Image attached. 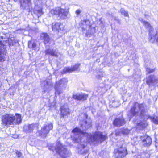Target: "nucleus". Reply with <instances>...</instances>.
Returning <instances> with one entry per match:
<instances>
[{
  "label": "nucleus",
  "mask_w": 158,
  "mask_h": 158,
  "mask_svg": "<svg viewBox=\"0 0 158 158\" xmlns=\"http://www.w3.org/2000/svg\"><path fill=\"white\" fill-rule=\"evenodd\" d=\"M155 123L158 124V117H153L150 118Z\"/></svg>",
  "instance_id": "nucleus-30"
},
{
  "label": "nucleus",
  "mask_w": 158,
  "mask_h": 158,
  "mask_svg": "<svg viewBox=\"0 0 158 158\" xmlns=\"http://www.w3.org/2000/svg\"><path fill=\"white\" fill-rule=\"evenodd\" d=\"M146 71L147 72V74H149L153 72L154 71V69H152L149 68L146 69Z\"/></svg>",
  "instance_id": "nucleus-34"
},
{
  "label": "nucleus",
  "mask_w": 158,
  "mask_h": 158,
  "mask_svg": "<svg viewBox=\"0 0 158 158\" xmlns=\"http://www.w3.org/2000/svg\"><path fill=\"white\" fill-rule=\"evenodd\" d=\"M39 124L38 123H33L28 125H25L23 127V131L26 133L32 132L34 130L38 129Z\"/></svg>",
  "instance_id": "nucleus-13"
},
{
  "label": "nucleus",
  "mask_w": 158,
  "mask_h": 158,
  "mask_svg": "<svg viewBox=\"0 0 158 158\" xmlns=\"http://www.w3.org/2000/svg\"><path fill=\"white\" fill-rule=\"evenodd\" d=\"M42 84L44 85V92H47L49 89V85L48 82L44 81Z\"/></svg>",
  "instance_id": "nucleus-27"
},
{
  "label": "nucleus",
  "mask_w": 158,
  "mask_h": 158,
  "mask_svg": "<svg viewBox=\"0 0 158 158\" xmlns=\"http://www.w3.org/2000/svg\"><path fill=\"white\" fill-rule=\"evenodd\" d=\"M144 154H143L141 155H139L137 157V158H148L149 157L148 154V153L145 154V155L146 156V157H144Z\"/></svg>",
  "instance_id": "nucleus-33"
},
{
  "label": "nucleus",
  "mask_w": 158,
  "mask_h": 158,
  "mask_svg": "<svg viewBox=\"0 0 158 158\" xmlns=\"http://www.w3.org/2000/svg\"><path fill=\"white\" fill-rule=\"evenodd\" d=\"M113 106H114V107H117V106H115L114 104V103H113Z\"/></svg>",
  "instance_id": "nucleus-40"
},
{
  "label": "nucleus",
  "mask_w": 158,
  "mask_h": 158,
  "mask_svg": "<svg viewBox=\"0 0 158 158\" xmlns=\"http://www.w3.org/2000/svg\"><path fill=\"white\" fill-rule=\"evenodd\" d=\"M49 149L53 151L55 150L56 152L63 158L69 157L71 155V152L68 150L66 147L63 146L59 141L56 142L55 146L49 147Z\"/></svg>",
  "instance_id": "nucleus-3"
},
{
  "label": "nucleus",
  "mask_w": 158,
  "mask_h": 158,
  "mask_svg": "<svg viewBox=\"0 0 158 158\" xmlns=\"http://www.w3.org/2000/svg\"><path fill=\"white\" fill-rule=\"evenodd\" d=\"M81 10L79 9H78L76 10L75 13L77 15H79L81 13Z\"/></svg>",
  "instance_id": "nucleus-37"
},
{
  "label": "nucleus",
  "mask_w": 158,
  "mask_h": 158,
  "mask_svg": "<svg viewBox=\"0 0 158 158\" xmlns=\"http://www.w3.org/2000/svg\"><path fill=\"white\" fill-rule=\"evenodd\" d=\"M149 34L150 41L152 43L155 42L156 44H158V29L156 28V31L153 33L150 31Z\"/></svg>",
  "instance_id": "nucleus-14"
},
{
  "label": "nucleus",
  "mask_w": 158,
  "mask_h": 158,
  "mask_svg": "<svg viewBox=\"0 0 158 158\" xmlns=\"http://www.w3.org/2000/svg\"><path fill=\"white\" fill-rule=\"evenodd\" d=\"M114 19L115 20L117 23L119 24H121V20L118 19L117 18L115 17H114Z\"/></svg>",
  "instance_id": "nucleus-36"
},
{
  "label": "nucleus",
  "mask_w": 158,
  "mask_h": 158,
  "mask_svg": "<svg viewBox=\"0 0 158 158\" xmlns=\"http://www.w3.org/2000/svg\"><path fill=\"white\" fill-rule=\"evenodd\" d=\"M125 123V121L122 114L119 117L116 118L113 122L114 125L118 127H120Z\"/></svg>",
  "instance_id": "nucleus-12"
},
{
  "label": "nucleus",
  "mask_w": 158,
  "mask_h": 158,
  "mask_svg": "<svg viewBox=\"0 0 158 158\" xmlns=\"http://www.w3.org/2000/svg\"><path fill=\"white\" fill-rule=\"evenodd\" d=\"M86 35L87 36H88V33H86Z\"/></svg>",
  "instance_id": "nucleus-41"
},
{
  "label": "nucleus",
  "mask_w": 158,
  "mask_h": 158,
  "mask_svg": "<svg viewBox=\"0 0 158 158\" xmlns=\"http://www.w3.org/2000/svg\"><path fill=\"white\" fill-rule=\"evenodd\" d=\"M68 82L67 78H63L56 82L54 87L56 95H59L63 92Z\"/></svg>",
  "instance_id": "nucleus-5"
},
{
  "label": "nucleus",
  "mask_w": 158,
  "mask_h": 158,
  "mask_svg": "<svg viewBox=\"0 0 158 158\" xmlns=\"http://www.w3.org/2000/svg\"><path fill=\"white\" fill-rule=\"evenodd\" d=\"M120 11L122 15L125 17H127L129 16L128 12L125 10L123 8H121Z\"/></svg>",
  "instance_id": "nucleus-28"
},
{
  "label": "nucleus",
  "mask_w": 158,
  "mask_h": 158,
  "mask_svg": "<svg viewBox=\"0 0 158 158\" xmlns=\"http://www.w3.org/2000/svg\"><path fill=\"white\" fill-rule=\"evenodd\" d=\"M68 12L67 10L60 7H58L55 9L52 10L51 11V13L52 14L57 15L61 19H65L67 18Z\"/></svg>",
  "instance_id": "nucleus-9"
},
{
  "label": "nucleus",
  "mask_w": 158,
  "mask_h": 158,
  "mask_svg": "<svg viewBox=\"0 0 158 158\" xmlns=\"http://www.w3.org/2000/svg\"><path fill=\"white\" fill-rule=\"evenodd\" d=\"M46 55H50L56 57H58V52L57 49H48L45 50Z\"/></svg>",
  "instance_id": "nucleus-19"
},
{
  "label": "nucleus",
  "mask_w": 158,
  "mask_h": 158,
  "mask_svg": "<svg viewBox=\"0 0 158 158\" xmlns=\"http://www.w3.org/2000/svg\"><path fill=\"white\" fill-rule=\"evenodd\" d=\"M100 74H99L98 75V78H101L102 77H103V74L102 73H100Z\"/></svg>",
  "instance_id": "nucleus-38"
},
{
  "label": "nucleus",
  "mask_w": 158,
  "mask_h": 158,
  "mask_svg": "<svg viewBox=\"0 0 158 158\" xmlns=\"http://www.w3.org/2000/svg\"><path fill=\"white\" fill-rule=\"evenodd\" d=\"M1 143H0V149H1Z\"/></svg>",
  "instance_id": "nucleus-42"
},
{
  "label": "nucleus",
  "mask_w": 158,
  "mask_h": 158,
  "mask_svg": "<svg viewBox=\"0 0 158 158\" xmlns=\"http://www.w3.org/2000/svg\"><path fill=\"white\" fill-rule=\"evenodd\" d=\"M1 38L2 39H3V37L2 36H1Z\"/></svg>",
  "instance_id": "nucleus-43"
},
{
  "label": "nucleus",
  "mask_w": 158,
  "mask_h": 158,
  "mask_svg": "<svg viewBox=\"0 0 158 158\" xmlns=\"http://www.w3.org/2000/svg\"><path fill=\"white\" fill-rule=\"evenodd\" d=\"M35 12L37 15L38 17L40 16L43 14L42 7H35Z\"/></svg>",
  "instance_id": "nucleus-25"
},
{
  "label": "nucleus",
  "mask_w": 158,
  "mask_h": 158,
  "mask_svg": "<svg viewBox=\"0 0 158 158\" xmlns=\"http://www.w3.org/2000/svg\"><path fill=\"white\" fill-rule=\"evenodd\" d=\"M16 154L18 157H20L22 156L21 153L18 151L16 152Z\"/></svg>",
  "instance_id": "nucleus-35"
},
{
  "label": "nucleus",
  "mask_w": 158,
  "mask_h": 158,
  "mask_svg": "<svg viewBox=\"0 0 158 158\" xmlns=\"http://www.w3.org/2000/svg\"><path fill=\"white\" fill-rule=\"evenodd\" d=\"M141 139L142 144L144 146L148 147L151 144L152 140L150 137L144 135L143 136H141Z\"/></svg>",
  "instance_id": "nucleus-16"
},
{
  "label": "nucleus",
  "mask_w": 158,
  "mask_h": 158,
  "mask_svg": "<svg viewBox=\"0 0 158 158\" xmlns=\"http://www.w3.org/2000/svg\"><path fill=\"white\" fill-rule=\"evenodd\" d=\"M52 28L54 31H59L60 30H63L64 29V26L62 24L58 23H53L52 24Z\"/></svg>",
  "instance_id": "nucleus-20"
},
{
  "label": "nucleus",
  "mask_w": 158,
  "mask_h": 158,
  "mask_svg": "<svg viewBox=\"0 0 158 158\" xmlns=\"http://www.w3.org/2000/svg\"><path fill=\"white\" fill-rule=\"evenodd\" d=\"M115 134L116 136L121 135L122 134L121 130H116Z\"/></svg>",
  "instance_id": "nucleus-32"
},
{
  "label": "nucleus",
  "mask_w": 158,
  "mask_h": 158,
  "mask_svg": "<svg viewBox=\"0 0 158 158\" xmlns=\"http://www.w3.org/2000/svg\"><path fill=\"white\" fill-rule=\"evenodd\" d=\"M9 42L8 40L5 41H0V62H3L5 60V56L7 51L6 47L7 45H8L10 48L11 45H14L13 43H9Z\"/></svg>",
  "instance_id": "nucleus-6"
},
{
  "label": "nucleus",
  "mask_w": 158,
  "mask_h": 158,
  "mask_svg": "<svg viewBox=\"0 0 158 158\" xmlns=\"http://www.w3.org/2000/svg\"><path fill=\"white\" fill-rule=\"evenodd\" d=\"M53 125L52 123H50L48 125H44L41 128V130L39 131L40 135L43 138L45 137L47 134L49 133V131L52 130Z\"/></svg>",
  "instance_id": "nucleus-10"
},
{
  "label": "nucleus",
  "mask_w": 158,
  "mask_h": 158,
  "mask_svg": "<svg viewBox=\"0 0 158 158\" xmlns=\"http://www.w3.org/2000/svg\"><path fill=\"white\" fill-rule=\"evenodd\" d=\"M74 135L73 137V140L75 143H79L81 140V138L83 136L87 137V139L89 142H94L100 143L104 141L106 137L102 135L100 132H96L93 134H89L84 131H82L79 128L76 127L72 131Z\"/></svg>",
  "instance_id": "nucleus-1"
},
{
  "label": "nucleus",
  "mask_w": 158,
  "mask_h": 158,
  "mask_svg": "<svg viewBox=\"0 0 158 158\" xmlns=\"http://www.w3.org/2000/svg\"><path fill=\"white\" fill-rule=\"evenodd\" d=\"M88 97L87 94H85L76 93L73 94L72 98L77 100H85Z\"/></svg>",
  "instance_id": "nucleus-17"
},
{
  "label": "nucleus",
  "mask_w": 158,
  "mask_h": 158,
  "mask_svg": "<svg viewBox=\"0 0 158 158\" xmlns=\"http://www.w3.org/2000/svg\"><path fill=\"white\" fill-rule=\"evenodd\" d=\"M139 116L143 119V121H141L139 122H138L137 125L140 126L142 128L145 127L148 125L146 121L149 118L150 119V118L152 117L150 116L149 114L146 113L145 106L143 110L140 112Z\"/></svg>",
  "instance_id": "nucleus-8"
},
{
  "label": "nucleus",
  "mask_w": 158,
  "mask_h": 158,
  "mask_svg": "<svg viewBox=\"0 0 158 158\" xmlns=\"http://www.w3.org/2000/svg\"><path fill=\"white\" fill-rule=\"evenodd\" d=\"M87 22H89V21H86V20H85V22H87Z\"/></svg>",
  "instance_id": "nucleus-44"
},
{
  "label": "nucleus",
  "mask_w": 158,
  "mask_h": 158,
  "mask_svg": "<svg viewBox=\"0 0 158 158\" xmlns=\"http://www.w3.org/2000/svg\"><path fill=\"white\" fill-rule=\"evenodd\" d=\"M122 134L127 135L129 134L130 131L128 129H124L121 130Z\"/></svg>",
  "instance_id": "nucleus-29"
},
{
  "label": "nucleus",
  "mask_w": 158,
  "mask_h": 158,
  "mask_svg": "<svg viewBox=\"0 0 158 158\" xmlns=\"http://www.w3.org/2000/svg\"><path fill=\"white\" fill-rule=\"evenodd\" d=\"M156 146H157V144H156Z\"/></svg>",
  "instance_id": "nucleus-45"
},
{
  "label": "nucleus",
  "mask_w": 158,
  "mask_h": 158,
  "mask_svg": "<svg viewBox=\"0 0 158 158\" xmlns=\"http://www.w3.org/2000/svg\"><path fill=\"white\" fill-rule=\"evenodd\" d=\"M60 116L64 118L65 116H67L70 114L69 109L67 104H64L61 106L60 108Z\"/></svg>",
  "instance_id": "nucleus-15"
},
{
  "label": "nucleus",
  "mask_w": 158,
  "mask_h": 158,
  "mask_svg": "<svg viewBox=\"0 0 158 158\" xmlns=\"http://www.w3.org/2000/svg\"><path fill=\"white\" fill-rule=\"evenodd\" d=\"M144 107V105L143 103L139 104L137 102H134L130 110V117L132 118L134 116H139L140 110H143Z\"/></svg>",
  "instance_id": "nucleus-7"
},
{
  "label": "nucleus",
  "mask_w": 158,
  "mask_h": 158,
  "mask_svg": "<svg viewBox=\"0 0 158 158\" xmlns=\"http://www.w3.org/2000/svg\"><path fill=\"white\" fill-rule=\"evenodd\" d=\"M30 1V0H19L21 6L23 8H25L29 5Z\"/></svg>",
  "instance_id": "nucleus-23"
},
{
  "label": "nucleus",
  "mask_w": 158,
  "mask_h": 158,
  "mask_svg": "<svg viewBox=\"0 0 158 158\" xmlns=\"http://www.w3.org/2000/svg\"><path fill=\"white\" fill-rule=\"evenodd\" d=\"M36 46V43L34 40H32L28 42V47L29 48L34 49Z\"/></svg>",
  "instance_id": "nucleus-24"
},
{
  "label": "nucleus",
  "mask_w": 158,
  "mask_h": 158,
  "mask_svg": "<svg viewBox=\"0 0 158 158\" xmlns=\"http://www.w3.org/2000/svg\"><path fill=\"white\" fill-rule=\"evenodd\" d=\"M43 4V0H37L35 2V7L41 8Z\"/></svg>",
  "instance_id": "nucleus-26"
},
{
  "label": "nucleus",
  "mask_w": 158,
  "mask_h": 158,
  "mask_svg": "<svg viewBox=\"0 0 158 158\" xmlns=\"http://www.w3.org/2000/svg\"><path fill=\"white\" fill-rule=\"evenodd\" d=\"M85 127L86 129H88L91 126V123L90 122L88 123L86 121H85Z\"/></svg>",
  "instance_id": "nucleus-31"
},
{
  "label": "nucleus",
  "mask_w": 158,
  "mask_h": 158,
  "mask_svg": "<svg viewBox=\"0 0 158 158\" xmlns=\"http://www.w3.org/2000/svg\"><path fill=\"white\" fill-rule=\"evenodd\" d=\"M108 14H109V15H110V14L109 13Z\"/></svg>",
  "instance_id": "nucleus-46"
},
{
  "label": "nucleus",
  "mask_w": 158,
  "mask_h": 158,
  "mask_svg": "<svg viewBox=\"0 0 158 158\" xmlns=\"http://www.w3.org/2000/svg\"><path fill=\"white\" fill-rule=\"evenodd\" d=\"M84 116L86 118H87L88 116L86 114H85Z\"/></svg>",
  "instance_id": "nucleus-39"
},
{
  "label": "nucleus",
  "mask_w": 158,
  "mask_h": 158,
  "mask_svg": "<svg viewBox=\"0 0 158 158\" xmlns=\"http://www.w3.org/2000/svg\"><path fill=\"white\" fill-rule=\"evenodd\" d=\"M22 119L21 115L18 114L15 116L11 114H7L3 115L2 118V123L5 126L12 124H19L21 122Z\"/></svg>",
  "instance_id": "nucleus-2"
},
{
  "label": "nucleus",
  "mask_w": 158,
  "mask_h": 158,
  "mask_svg": "<svg viewBox=\"0 0 158 158\" xmlns=\"http://www.w3.org/2000/svg\"><path fill=\"white\" fill-rule=\"evenodd\" d=\"M116 145L118 148L114 151L115 157L117 158H122L125 156L127 154V152L125 147L124 141L123 140L118 141Z\"/></svg>",
  "instance_id": "nucleus-4"
},
{
  "label": "nucleus",
  "mask_w": 158,
  "mask_h": 158,
  "mask_svg": "<svg viewBox=\"0 0 158 158\" xmlns=\"http://www.w3.org/2000/svg\"><path fill=\"white\" fill-rule=\"evenodd\" d=\"M40 36L41 39L44 40L45 44L50 43L51 39L47 33H43L41 34Z\"/></svg>",
  "instance_id": "nucleus-21"
},
{
  "label": "nucleus",
  "mask_w": 158,
  "mask_h": 158,
  "mask_svg": "<svg viewBox=\"0 0 158 158\" xmlns=\"http://www.w3.org/2000/svg\"><path fill=\"white\" fill-rule=\"evenodd\" d=\"M139 20L143 24L145 27L149 31V32L152 31L153 28L148 22L144 20L142 18H140Z\"/></svg>",
  "instance_id": "nucleus-22"
},
{
  "label": "nucleus",
  "mask_w": 158,
  "mask_h": 158,
  "mask_svg": "<svg viewBox=\"0 0 158 158\" xmlns=\"http://www.w3.org/2000/svg\"><path fill=\"white\" fill-rule=\"evenodd\" d=\"M146 82L149 87L152 86L158 82V77L154 75H150L146 78Z\"/></svg>",
  "instance_id": "nucleus-11"
},
{
  "label": "nucleus",
  "mask_w": 158,
  "mask_h": 158,
  "mask_svg": "<svg viewBox=\"0 0 158 158\" xmlns=\"http://www.w3.org/2000/svg\"><path fill=\"white\" fill-rule=\"evenodd\" d=\"M80 66V64H77L71 67H65L63 70V73H70L77 71Z\"/></svg>",
  "instance_id": "nucleus-18"
}]
</instances>
